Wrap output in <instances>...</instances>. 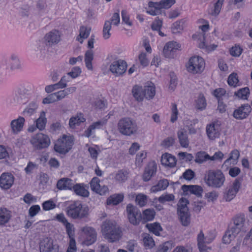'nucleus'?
Masks as SVG:
<instances>
[{"mask_svg": "<svg viewBox=\"0 0 252 252\" xmlns=\"http://www.w3.org/2000/svg\"><path fill=\"white\" fill-rule=\"evenodd\" d=\"M249 229V223L246 221L245 215L243 214H238L232 219L223 236V242L229 244L237 236L243 235Z\"/></svg>", "mask_w": 252, "mask_h": 252, "instance_id": "f257e3e1", "label": "nucleus"}, {"mask_svg": "<svg viewBox=\"0 0 252 252\" xmlns=\"http://www.w3.org/2000/svg\"><path fill=\"white\" fill-rule=\"evenodd\" d=\"M101 231L103 237L110 243L119 241L122 237V231L114 220H106L101 225Z\"/></svg>", "mask_w": 252, "mask_h": 252, "instance_id": "f03ea898", "label": "nucleus"}, {"mask_svg": "<svg viewBox=\"0 0 252 252\" xmlns=\"http://www.w3.org/2000/svg\"><path fill=\"white\" fill-rule=\"evenodd\" d=\"M204 180L208 186L214 188H220L223 185L225 178L221 170H209L206 173Z\"/></svg>", "mask_w": 252, "mask_h": 252, "instance_id": "7ed1b4c3", "label": "nucleus"}, {"mask_svg": "<svg viewBox=\"0 0 252 252\" xmlns=\"http://www.w3.org/2000/svg\"><path fill=\"white\" fill-rule=\"evenodd\" d=\"M66 209L67 215L73 219H81L87 217L89 215V207L80 201L74 202Z\"/></svg>", "mask_w": 252, "mask_h": 252, "instance_id": "20e7f679", "label": "nucleus"}, {"mask_svg": "<svg viewBox=\"0 0 252 252\" xmlns=\"http://www.w3.org/2000/svg\"><path fill=\"white\" fill-rule=\"evenodd\" d=\"M118 130L122 135L130 136L137 133L138 127L136 123L131 119L125 117L119 121Z\"/></svg>", "mask_w": 252, "mask_h": 252, "instance_id": "39448f33", "label": "nucleus"}, {"mask_svg": "<svg viewBox=\"0 0 252 252\" xmlns=\"http://www.w3.org/2000/svg\"><path fill=\"white\" fill-rule=\"evenodd\" d=\"M175 2V0H161L159 2L150 1L148 3L149 9L147 12L153 16L161 14L162 9H168Z\"/></svg>", "mask_w": 252, "mask_h": 252, "instance_id": "423d86ee", "label": "nucleus"}, {"mask_svg": "<svg viewBox=\"0 0 252 252\" xmlns=\"http://www.w3.org/2000/svg\"><path fill=\"white\" fill-rule=\"evenodd\" d=\"M189 201L186 198H181L177 204V213L183 226H188L190 222V215L189 212L187 204Z\"/></svg>", "mask_w": 252, "mask_h": 252, "instance_id": "0eeeda50", "label": "nucleus"}, {"mask_svg": "<svg viewBox=\"0 0 252 252\" xmlns=\"http://www.w3.org/2000/svg\"><path fill=\"white\" fill-rule=\"evenodd\" d=\"M205 62L203 59L199 56H193L189 59L186 64L188 72L192 74L201 73L205 67Z\"/></svg>", "mask_w": 252, "mask_h": 252, "instance_id": "6e6552de", "label": "nucleus"}, {"mask_svg": "<svg viewBox=\"0 0 252 252\" xmlns=\"http://www.w3.org/2000/svg\"><path fill=\"white\" fill-rule=\"evenodd\" d=\"M21 68V64L18 56L12 54L9 59L3 58L0 61V69L2 70H14Z\"/></svg>", "mask_w": 252, "mask_h": 252, "instance_id": "1a4fd4ad", "label": "nucleus"}, {"mask_svg": "<svg viewBox=\"0 0 252 252\" xmlns=\"http://www.w3.org/2000/svg\"><path fill=\"white\" fill-rule=\"evenodd\" d=\"M73 144V137L64 135L62 138L59 139L55 144L54 150L60 154H65L72 148Z\"/></svg>", "mask_w": 252, "mask_h": 252, "instance_id": "9d476101", "label": "nucleus"}, {"mask_svg": "<svg viewBox=\"0 0 252 252\" xmlns=\"http://www.w3.org/2000/svg\"><path fill=\"white\" fill-rule=\"evenodd\" d=\"M127 219L133 225H138L142 222V214L139 209L132 204H128L126 207Z\"/></svg>", "mask_w": 252, "mask_h": 252, "instance_id": "9b49d317", "label": "nucleus"}, {"mask_svg": "<svg viewBox=\"0 0 252 252\" xmlns=\"http://www.w3.org/2000/svg\"><path fill=\"white\" fill-rule=\"evenodd\" d=\"M31 143L36 149H41L49 146L50 140L47 135L39 133L32 138Z\"/></svg>", "mask_w": 252, "mask_h": 252, "instance_id": "f8f14e48", "label": "nucleus"}, {"mask_svg": "<svg viewBox=\"0 0 252 252\" xmlns=\"http://www.w3.org/2000/svg\"><path fill=\"white\" fill-rule=\"evenodd\" d=\"M126 62L122 60L113 62L109 67L110 71L115 76H120L124 74L126 72Z\"/></svg>", "mask_w": 252, "mask_h": 252, "instance_id": "ddd939ff", "label": "nucleus"}, {"mask_svg": "<svg viewBox=\"0 0 252 252\" xmlns=\"http://www.w3.org/2000/svg\"><path fill=\"white\" fill-rule=\"evenodd\" d=\"M252 111V108L249 104H242L233 113V117L238 120H242L247 118Z\"/></svg>", "mask_w": 252, "mask_h": 252, "instance_id": "4468645a", "label": "nucleus"}, {"mask_svg": "<svg viewBox=\"0 0 252 252\" xmlns=\"http://www.w3.org/2000/svg\"><path fill=\"white\" fill-rule=\"evenodd\" d=\"M43 42L47 46H53L58 44L61 40V35L59 31L53 30L45 34Z\"/></svg>", "mask_w": 252, "mask_h": 252, "instance_id": "2eb2a0df", "label": "nucleus"}, {"mask_svg": "<svg viewBox=\"0 0 252 252\" xmlns=\"http://www.w3.org/2000/svg\"><path fill=\"white\" fill-rule=\"evenodd\" d=\"M241 186V183L238 179L235 180L233 185L224 192L223 199L226 201L233 199L238 192Z\"/></svg>", "mask_w": 252, "mask_h": 252, "instance_id": "dca6fc26", "label": "nucleus"}, {"mask_svg": "<svg viewBox=\"0 0 252 252\" xmlns=\"http://www.w3.org/2000/svg\"><path fill=\"white\" fill-rule=\"evenodd\" d=\"M40 251V252H58V246L54 244L52 239L47 237L41 242Z\"/></svg>", "mask_w": 252, "mask_h": 252, "instance_id": "f3484780", "label": "nucleus"}, {"mask_svg": "<svg viewBox=\"0 0 252 252\" xmlns=\"http://www.w3.org/2000/svg\"><path fill=\"white\" fill-rule=\"evenodd\" d=\"M25 119L23 117L19 116L17 119L12 120L10 124L11 133L18 134L22 131L24 128Z\"/></svg>", "mask_w": 252, "mask_h": 252, "instance_id": "a211bd4d", "label": "nucleus"}, {"mask_svg": "<svg viewBox=\"0 0 252 252\" xmlns=\"http://www.w3.org/2000/svg\"><path fill=\"white\" fill-rule=\"evenodd\" d=\"M14 177L8 172L3 173L0 176V187L4 189H10L13 184Z\"/></svg>", "mask_w": 252, "mask_h": 252, "instance_id": "6ab92c4d", "label": "nucleus"}, {"mask_svg": "<svg viewBox=\"0 0 252 252\" xmlns=\"http://www.w3.org/2000/svg\"><path fill=\"white\" fill-rule=\"evenodd\" d=\"M82 230L86 236L85 241L86 245H91L96 241L97 233L94 228L90 226H85L82 228Z\"/></svg>", "mask_w": 252, "mask_h": 252, "instance_id": "aec40b11", "label": "nucleus"}, {"mask_svg": "<svg viewBox=\"0 0 252 252\" xmlns=\"http://www.w3.org/2000/svg\"><path fill=\"white\" fill-rule=\"evenodd\" d=\"M157 170V165L155 161H152L149 162L147 166L145 167L143 174L142 178L143 181L145 182L149 181L156 174Z\"/></svg>", "mask_w": 252, "mask_h": 252, "instance_id": "412c9836", "label": "nucleus"}, {"mask_svg": "<svg viewBox=\"0 0 252 252\" xmlns=\"http://www.w3.org/2000/svg\"><path fill=\"white\" fill-rule=\"evenodd\" d=\"M182 189L186 194H188L189 192L193 194L197 197L202 196L203 192L202 188L198 185H186L182 186Z\"/></svg>", "mask_w": 252, "mask_h": 252, "instance_id": "4be33fe9", "label": "nucleus"}, {"mask_svg": "<svg viewBox=\"0 0 252 252\" xmlns=\"http://www.w3.org/2000/svg\"><path fill=\"white\" fill-rule=\"evenodd\" d=\"M74 182L72 180L68 178H63L59 180L57 183V188L58 189L72 190Z\"/></svg>", "mask_w": 252, "mask_h": 252, "instance_id": "5701e85b", "label": "nucleus"}, {"mask_svg": "<svg viewBox=\"0 0 252 252\" xmlns=\"http://www.w3.org/2000/svg\"><path fill=\"white\" fill-rule=\"evenodd\" d=\"M206 132L208 138L211 140H214L219 137L220 135L219 126L214 123L207 125Z\"/></svg>", "mask_w": 252, "mask_h": 252, "instance_id": "b1692460", "label": "nucleus"}, {"mask_svg": "<svg viewBox=\"0 0 252 252\" xmlns=\"http://www.w3.org/2000/svg\"><path fill=\"white\" fill-rule=\"evenodd\" d=\"M143 88L145 98L151 99L154 97L156 94V88L153 83L147 82Z\"/></svg>", "mask_w": 252, "mask_h": 252, "instance_id": "393cba45", "label": "nucleus"}, {"mask_svg": "<svg viewBox=\"0 0 252 252\" xmlns=\"http://www.w3.org/2000/svg\"><path fill=\"white\" fill-rule=\"evenodd\" d=\"M161 162L165 166L173 167L176 163V158L171 154L165 153L161 156Z\"/></svg>", "mask_w": 252, "mask_h": 252, "instance_id": "a878e982", "label": "nucleus"}, {"mask_svg": "<svg viewBox=\"0 0 252 252\" xmlns=\"http://www.w3.org/2000/svg\"><path fill=\"white\" fill-rule=\"evenodd\" d=\"M178 138L181 146L184 148H188L189 145V140L187 130L185 129H181L177 132Z\"/></svg>", "mask_w": 252, "mask_h": 252, "instance_id": "bb28decb", "label": "nucleus"}, {"mask_svg": "<svg viewBox=\"0 0 252 252\" xmlns=\"http://www.w3.org/2000/svg\"><path fill=\"white\" fill-rule=\"evenodd\" d=\"M11 212L6 208H0V225L8 223L11 218Z\"/></svg>", "mask_w": 252, "mask_h": 252, "instance_id": "cd10ccee", "label": "nucleus"}, {"mask_svg": "<svg viewBox=\"0 0 252 252\" xmlns=\"http://www.w3.org/2000/svg\"><path fill=\"white\" fill-rule=\"evenodd\" d=\"M76 91V87H71L56 92L55 94L56 96V100H57L58 101H60L65 98L69 94L74 93Z\"/></svg>", "mask_w": 252, "mask_h": 252, "instance_id": "c85d7f7f", "label": "nucleus"}, {"mask_svg": "<svg viewBox=\"0 0 252 252\" xmlns=\"http://www.w3.org/2000/svg\"><path fill=\"white\" fill-rule=\"evenodd\" d=\"M86 119L84 118L83 114H77L74 117H72L69 122V126L72 128H74L76 126H78L81 123L85 122Z\"/></svg>", "mask_w": 252, "mask_h": 252, "instance_id": "c756f323", "label": "nucleus"}, {"mask_svg": "<svg viewBox=\"0 0 252 252\" xmlns=\"http://www.w3.org/2000/svg\"><path fill=\"white\" fill-rule=\"evenodd\" d=\"M72 189L76 194L83 197H88L89 195V192L85 188L83 184H73Z\"/></svg>", "mask_w": 252, "mask_h": 252, "instance_id": "7c9ffc66", "label": "nucleus"}, {"mask_svg": "<svg viewBox=\"0 0 252 252\" xmlns=\"http://www.w3.org/2000/svg\"><path fill=\"white\" fill-rule=\"evenodd\" d=\"M106 124V121H98L94 122L89 126V127L84 131V135L86 137H89L92 134L93 131L96 128H99Z\"/></svg>", "mask_w": 252, "mask_h": 252, "instance_id": "2f4dec72", "label": "nucleus"}, {"mask_svg": "<svg viewBox=\"0 0 252 252\" xmlns=\"http://www.w3.org/2000/svg\"><path fill=\"white\" fill-rule=\"evenodd\" d=\"M132 93L134 97L138 101H141L145 98L143 87L135 85L133 86Z\"/></svg>", "mask_w": 252, "mask_h": 252, "instance_id": "473e14b6", "label": "nucleus"}, {"mask_svg": "<svg viewBox=\"0 0 252 252\" xmlns=\"http://www.w3.org/2000/svg\"><path fill=\"white\" fill-rule=\"evenodd\" d=\"M168 186V180L163 179L159 180L156 185L153 186L150 190L152 192H157L165 189Z\"/></svg>", "mask_w": 252, "mask_h": 252, "instance_id": "72a5a7b5", "label": "nucleus"}, {"mask_svg": "<svg viewBox=\"0 0 252 252\" xmlns=\"http://www.w3.org/2000/svg\"><path fill=\"white\" fill-rule=\"evenodd\" d=\"M204 234L201 231L197 236V245L200 252H209L211 250L210 247H208L203 243Z\"/></svg>", "mask_w": 252, "mask_h": 252, "instance_id": "f704fd0d", "label": "nucleus"}, {"mask_svg": "<svg viewBox=\"0 0 252 252\" xmlns=\"http://www.w3.org/2000/svg\"><path fill=\"white\" fill-rule=\"evenodd\" d=\"M240 156V153L237 150H234L231 151L230 154V157L228 158H227L223 163V165H225L226 166H228L229 164L230 161L232 160V165H235L237 163V160ZM231 163H230V165Z\"/></svg>", "mask_w": 252, "mask_h": 252, "instance_id": "c9c22d12", "label": "nucleus"}, {"mask_svg": "<svg viewBox=\"0 0 252 252\" xmlns=\"http://www.w3.org/2000/svg\"><path fill=\"white\" fill-rule=\"evenodd\" d=\"M242 248L245 250H252V228L243 240Z\"/></svg>", "mask_w": 252, "mask_h": 252, "instance_id": "e433bc0d", "label": "nucleus"}, {"mask_svg": "<svg viewBox=\"0 0 252 252\" xmlns=\"http://www.w3.org/2000/svg\"><path fill=\"white\" fill-rule=\"evenodd\" d=\"M156 212L153 209H147L144 210L142 215V222L145 223L148 221L153 220L155 216Z\"/></svg>", "mask_w": 252, "mask_h": 252, "instance_id": "4c0bfd02", "label": "nucleus"}, {"mask_svg": "<svg viewBox=\"0 0 252 252\" xmlns=\"http://www.w3.org/2000/svg\"><path fill=\"white\" fill-rule=\"evenodd\" d=\"M124 197V195L122 193L113 194L108 198L107 204L116 205L123 201Z\"/></svg>", "mask_w": 252, "mask_h": 252, "instance_id": "58836bf2", "label": "nucleus"}, {"mask_svg": "<svg viewBox=\"0 0 252 252\" xmlns=\"http://www.w3.org/2000/svg\"><path fill=\"white\" fill-rule=\"evenodd\" d=\"M36 127L40 130H43L47 123V119L45 117V113L42 111L39 117L35 121Z\"/></svg>", "mask_w": 252, "mask_h": 252, "instance_id": "ea45409f", "label": "nucleus"}, {"mask_svg": "<svg viewBox=\"0 0 252 252\" xmlns=\"http://www.w3.org/2000/svg\"><path fill=\"white\" fill-rule=\"evenodd\" d=\"M128 175V173L126 170H119L115 174V180L119 183H124L127 180Z\"/></svg>", "mask_w": 252, "mask_h": 252, "instance_id": "a19ab883", "label": "nucleus"}, {"mask_svg": "<svg viewBox=\"0 0 252 252\" xmlns=\"http://www.w3.org/2000/svg\"><path fill=\"white\" fill-rule=\"evenodd\" d=\"M90 31L91 29L87 28L85 26H81L80 29L79 36L77 37V40L82 43L83 42V39H86L88 37Z\"/></svg>", "mask_w": 252, "mask_h": 252, "instance_id": "79ce46f5", "label": "nucleus"}, {"mask_svg": "<svg viewBox=\"0 0 252 252\" xmlns=\"http://www.w3.org/2000/svg\"><path fill=\"white\" fill-rule=\"evenodd\" d=\"M94 59V53L92 50H89L86 53L85 56V62L86 66L89 70H93V65L92 62Z\"/></svg>", "mask_w": 252, "mask_h": 252, "instance_id": "37998d69", "label": "nucleus"}, {"mask_svg": "<svg viewBox=\"0 0 252 252\" xmlns=\"http://www.w3.org/2000/svg\"><path fill=\"white\" fill-rule=\"evenodd\" d=\"M49 48H36L33 53L38 58H45L51 55Z\"/></svg>", "mask_w": 252, "mask_h": 252, "instance_id": "c03bdc74", "label": "nucleus"}, {"mask_svg": "<svg viewBox=\"0 0 252 252\" xmlns=\"http://www.w3.org/2000/svg\"><path fill=\"white\" fill-rule=\"evenodd\" d=\"M210 159V156L204 152H199L196 153L195 162L199 164L202 163Z\"/></svg>", "mask_w": 252, "mask_h": 252, "instance_id": "a18cd8bd", "label": "nucleus"}, {"mask_svg": "<svg viewBox=\"0 0 252 252\" xmlns=\"http://www.w3.org/2000/svg\"><path fill=\"white\" fill-rule=\"evenodd\" d=\"M250 94V90L248 87L239 89L235 93V95L242 99H247Z\"/></svg>", "mask_w": 252, "mask_h": 252, "instance_id": "49530a36", "label": "nucleus"}, {"mask_svg": "<svg viewBox=\"0 0 252 252\" xmlns=\"http://www.w3.org/2000/svg\"><path fill=\"white\" fill-rule=\"evenodd\" d=\"M146 226L150 230V231L152 232L156 235H159V231L162 230V228L160 224L157 222H155L151 224H147Z\"/></svg>", "mask_w": 252, "mask_h": 252, "instance_id": "de8ad7c7", "label": "nucleus"}, {"mask_svg": "<svg viewBox=\"0 0 252 252\" xmlns=\"http://www.w3.org/2000/svg\"><path fill=\"white\" fill-rule=\"evenodd\" d=\"M30 90L24 86H21L17 89V94L18 95L17 101L20 102L25 95L28 94Z\"/></svg>", "mask_w": 252, "mask_h": 252, "instance_id": "09e8293b", "label": "nucleus"}, {"mask_svg": "<svg viewBox=\"0 0 252 252\" xmlns=\"http://www.w3.org/2000/svg\"><path fill=\"white\" fill-rule=\"evenodd\" d=\"M174 246L172 241H167L159 246L157 252H168Z\"/></svg>", "mask_w": 252, "mask_h": 252, "instance_id": "8fccbe9b", "label": "nucleus"}, {"mask_svg": "<svg viewBox=\"0 0 252 252\" xmlns=\"http://www.w3.org/2000/svg\"><path fill=\"white\" fill-rule=\"evenodd\" d=\"M207 103L203 95L200 94L196 100V107L199 110H203L206 108Z\"/></svg>", "mask_w": 252, "mask_h": 252, "instance_id": "3c124183", "label": "nucleus"}, {"mask_svg": "<svg viewBox=\"0 0 252 252\" xmlns=\"http://www.w3.org/2000/svg\"><path fill=\"white\" fill-rule=\"evenodd\" d=\"M224 0H218L215 3L214 9L211 10L210 14L213 16L219 15L220 12L222 5Z\"/></svg>", "mask_w": 252, "mask_h": 252, "instance_id": "603ef678", "label": "nucleus"}, {"mask_svg": "<svg viewBox=\"0 0 252 252\" xmlns=\"http://www.w3.org/2000/svg\"><path fill=\"white\" fill-rule=\"evenodd\" d=\"M178 48H163V54L165 58H174Z\"/></svg>", "mask_w": 252, "mask_h": 252, "instance_id": "864d4df0", "label": "nucleus"}, {"mask_svg": "<svg viewBox=\"0 0 252 252\" xmlns=\"http://www.w3.org/2000/svg\"><path fill=\"white\" fill-rule=\"evenodd\" d=\"M228 84L230 86L236 87L239 82L237 73H232L228 76Z\"/></svg>", "mask_w": 252, "mask_h": 252, "instance_id": "5fc2aeb1", "label": "nucleus"}, {"mask_svg": "<svg viewBox=\"0 0 252 252\" xmlns=\"http://www.w3.org/2000/svg\"><path fill=\"white\" fill-rule=\"evenodd\" d=\"M111 29V23L109 21L105 22L103 29V36L105 39H108L110 36V31Z\"/></svg>", "mask_w": 252, "mask_h": 252, "instance_id": "6e6d98bb", "label": "nucleus"}, {"mask_svg": "<svg viewBox=\"0 0 252 252\" xmlns=\"http://www.w3.org/2000/svg\"><path fill=\"white\" fill-rule=\"evenodd\" d=\"M135 201L140 207L144 206L147 202V196L143 194H138L136 196Z\"/></svg>", "mask_w": 252, "mask_h": 252, "instance_id": "4d7b16f0", "label": "nucleus"}, {"mask_svg": "<svg viewBox=\"0 0 252 252\" xmlns=\"http://www.w3.org/2000/svg\"><path fill=\"white\" fill-rule=\"evenodd\" d=\"M174 199L175 196L173 194L164 193L158 197V200L161 203H164L166 202L173 201Z\"/></svg>", "mask_w": 252, "mask_h": 252, "instance_id": "13d9d810", "label": "nucleus"}, {"mask_svg": "<svg viewBox=\"0 0 252 252\" xmlns=\"http://www.w3.org/2000/svg\"><path fill=\"white\" fill-rule=\"evenodd\" d=\"M183 20H181L179 21H176L173 23L172 26V31L173 33H178L182 31L183 29Z\"/></svg>", "mask_w": 252, "mask_h": 252, "instance_id": "bf43d9fd", "label": "nucleus"}, {"mask_svg": "<svg viewBox=\"0 0 252 252\" xmlns=\"http://www.w3.org/2000/svg\"><path fill=\"white\" fill-rule=\"evenodd\" d=\"M99 183L100 180L97 177H94L90 182L91 189L96 192L100 187Z\"/></svg>", "mask_w": 252, "mask_h": 252, "instance_id": "052dcab7", "label": "nucleus"}, {"mask_svg": "<svg viewBox=\"0 0 252 252\" xmlns=\"http://www.w3.org/2000/svg\"><path fill=\"white\" fill-rule=\"evenodd\" d=\"M144 245L145 247L152 248L155 245L153 238L149 234H146L143 239Z\"/></svg>", "mask_w": 252, "mask_h": 252, "instance_id": "680f3d73", "label": "nucleus"}, {"mask_svg": "<svg viewBox=\"0 0 252 252\" xmlns=\"http://www.w3.org/2000/svg\"><path fill=\"white\" fill-rule=\"evenodd\" d=\"M56 206V204L52 200L44 201L42 203L43 209L45 211H49L54 209Z\"/></svg>", "mask_w": 252, "mask_h": 252, "instance_id": "e2e57ef3", "label": "nucleus"}, {"mask_svg": "<svg viewBox=\"0 0 252 252\" xmlns=\"http://www.w3.org/2000/svg\"><path fill=\"white\" fill-rule=\"evenodd\" d=\"M195 177V173L191 169L186 170L183 174L182 177L188 181L191 180Z\"/></svg>", "mask_w": 252, "mask_h": 252, "instance_id": "0e129e2a", "label": "nucleus"}, {"mask_svg": "<svg viewBox=\"0 0 252 252\" xmlns=\"http://www.w3.org/2000/svg\"><path fill=\"white\" fill-rule=\"evenodd\" d=\"M81 73V68L78 66H75L73 67L71 70L67 73V75L74 79L79 76Z\"/></svg>", "mask_w": 252, "mask_h": 252, "instance_id": "69168bd1", "label": "nucleus"}, {"mask_svg": "<svg viewBox=\"0 0 252 252\" xmlns=\"http://www.w3.org/2000/svg\"><path fill=\"white\" fill-rule=\"evenodd\" d=\"M65 226L66 231L67 235L69 236V240L71 238H74V232L73 225L69 222H67L64 225Z\"/></svg>", "mask_w": 252, "mask_h": 252, "instance_id": "338daca9", "label": "nucleus"}, {"mask_svg": "<svg viewBox=\"0 0 252 252\" xmlns=\"http://www.w3.org/2000/svg\"><path fill=\"white\" fill-rule=\"evenodd\" d=\"M58 101L56 100V96L55 93L49 94L47 97L43 99L42 103L44 104H50Z\"/></svg>", "mask_w": 252, "mask_h": 252, "instance_id": "774afa93", "label": "nucleus"}]
</instances>
